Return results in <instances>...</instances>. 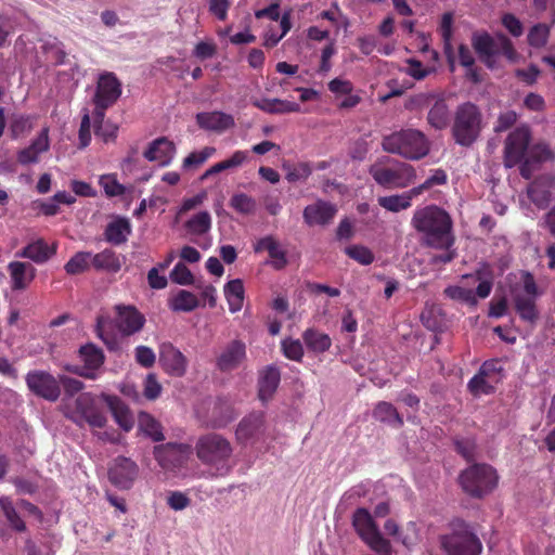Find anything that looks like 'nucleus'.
I'll return each instance as SVG.
<instances>
[{
  "label": "nucleus",
  "mask_w": 555,
  "mask_h": 555,
  "mask_svg": "<svg viewBox=\"0 0 555 555\" xmlns=\"http://www.w3.org/2000/svg\"><path fill=\"white\" fill-rule=\"evenodd\" d=\"M139 424L143 433L151 437L154 441L158 442L165 439L159 423L150 414H141Z\"/></svg>",
  "instance_id": "obj_46"
},
{
  "label": "nucleus",
  "mask_w": 555,
  "mask_h": 555,
  "mask_svg": "<svg viewBox=\"0 0 555 555\" xmlns=\"http://www.w3.org/2000/svg\"><path fill=\"white\" fill-rule=\"evenodd\" d=\"M26 385L37 397L55 402L61 396L59 379L47 371L35 370L27 373Z\"/></svg>",
  "instance_id": "obj_9"
},
{
  "label": "nucleus",
  "mask_w": 555,
  "mask_h": 555,
  "mask_svg": "<svg viewBox=\"0 0 555 555\" xmlns=\"http://www.w3.org/2000/svg\"><path fill=\"white\" fill-rule=\"evenodd\" d=\"M251 104L268 114H286L300 112V105L281 99H253Z\"/></svg>",
  "instance_id": "obj_28"
},
{
  "label": "nucleus",
  "mask_w": 555,
  "mask_h": 555,
  "mask_svg": "<svg viewBox=\"0 0 555 555\" xmlns=\"http://www.w3.org/2000/svg\"><path fill=\"white\" fill-rule=\"evenodd\" d=\"M391 162V167L374 165L370 168V175L378 185L386 189H404L416 180V170L412 165L395 159Z\"/></svg>",
  "instance_id": "obj_7"
},
{
  "label": "nucleus",
  "mask_w": 555,
  "mask_h": 555,
  "mask_svg": "<svg viewBox=\"0 0 555 555\" xmlns=\"http://www.w3.org/2000/svg\"><path fill=\"white\" fill-rule=\"evenodd\" d=\"M423 325L433 332H441L446 327V315L440 307L426 308L421 314Z\"/></svg>",
  "instance_id": "obj_40"
},
{
  "label": "nucleus",
  "mask_w": 555,
  "mask_h": 555,
  "mask_svg": "<svg viewBox=\"0 0 555 555\" xmlns=\"http://www.w3.org/2000/svg\"><path fill=\"white\" fill-rule=\"evenodd\" d=\"M211 218L208 211H201L185 222V228L193 234H205L210 230Z\"/></svg>",
  "instance_id": "obj_44"
},
{
  "label": "nucleus",
  "mask_w": 555,
  "mask_h": 555,
  "mask_svg": "<svg viewBox=\"0 0 555 555\" xmlns=\"http://www.w3.org/2000/svg\"><path fill=\"white\" fill-rule=\"evenodd\" d=\"M121 94V85L112 73L102 75L99 79L94 102H102L104 106L114 104Z\"/></svg>",
  "instance_id": "obj_21"
},
{
  "label": "nucleus",
  "mask_w": 555,
  "mask_h": 555,
  "mask_svg": "<svg viewBox=\"0 0 555 555\" xmlns=\"http://www.w3.org/2000/svg\"><path fill=\"white\" fill-rule=\"evenodd\" d=\"M115 326L122 336H131L140 332L144 324V315L133 306H116Z\"/></svg>",
  "instance_id": "obj_16"
},
{
  "label": "nucleus",
  "mask_w": 555,
  "mask_h": 555,
  "mask_svg": "<svg viewBox=\"0 0 555 555\" xmlns=\"http://www.w3.org/2000/svg\"><path fill=\"white\" fill-rule=\"evenodd\" d=\"M283 353L293 361H301L304 348L299 339H284L282 341Z\"/></svg>",
  "instance_id": "obj_55"
},
{
  "label": "nucleus",
  "mask_w": 555,
  "mask_h": 555,
  "mask_svg": "<svg viewBox=\"0 0 555 555\" xmlns=\"http://www.w3.org/2000/svg\"><path fill=\"white\" fill-rule=\"evenodd\" d=\"M514 304L516 312L519 317L531 324L535 323L539 319V311L535 306L533 297H526L524 294L514 295Z\"/></svg>",
  "instance_id": "obj_35"
},
{
  "label": "nucleus",
  "mask_w": 555,
  "mask_h": 555,
  "mask_svg": "<svg viewBox=\"0 0 555 555\" xmlns=\"http://www.w3.org/2000/svg\"><path fill=\"white\" fill-rule=\"evenodd\" d=\"M552 156L553 154L546 144L538 143L530 149L528 158L538 165L552 158Z\"/></svg>",
  "instance_id": "obj_61"
},
{
  "label": "nucleus",
  "mask_w": 555,
  "mask_h": 555,
  "mask_svg": "<svg viewBox=\"0 0 555 555\" xmlns=\"http://www.w3.org/2000/svg\"><path fill=\"white\" fill-rule=\"evenodd\" d=\"M176 153L173 142L166 137L158 138L149 144L143 156L150 162H158L159 166H168Z\"/></svg>",
  "instance_id": "obj_22"
},
{
  "label": "nucleus",
  "mask_w": 555,
  "mask_h": 555,
  "mask_svg": "<svg viewBox=\"0 0 555 555\" xmlns=\"http://www.w3.org/2000/svg\"><path fill=\"white\" fill-rule=\"evenodd\" d=\"M460 483L465 493L473 498H482L496 487L498 475L488 464H474L460 475Z\"/></svg>",
  "instance_id": "obj_5"
},
{
  "label": "nucleus",
  "mask_w": 555,
  "mask_h": 555,
  "mask_svg": "<svg viewBox=\"0 0 555 555\" xmlns=\"http://www.w3.org/2000/svg\"><path fill=\"white\" fill-rule=\"evenodd\" d=\"M111 410L115 422L125 430L129 431L133 427V416L129 408L117 396L102 395Z\"/></svg>",
  "instance_id": "obj_26"
},
{
  "label": "nucleus",
  "mask_w": 555,
  "mask_h": 555,
  "mask_svg": "<svg viewBox=\"0 0 555 555\" xmlns=\"http://www.w3.org/2000/svg\"><path fill=\"white\" fill-rule=\"evenodd\" d=\"M199 306L197 297L189 291L180 289L169 300V307L176 312H191Z\"/></svg>",
  "instance_id": "obj_39"
},
{
  "label": "nucleus",
  "mask_w": 555,
  "mask_h": 555,
  "mask_svg": "<svg viewBox=\"0 0 555 555\" xmlns=\"http://www.w3.org/2000/svg\"><path fill=\"white\" fill-rule=\"evenodd\" d=\"M170 280L179 285L194 284V275L183 262H178L175 266L170 272Z\"/></svg>",
  "instance_id": "obj_54"
},
{
  "label": "nucleus",
  "mask_w": 555,
  "mask_h": 555,
  "mask_svg": "<svg viewBox=\"0 0 555 555\" xmlns=\"http://www.w3.org/2000/svg\"><path fill=\"white\" fill-rule=\"evenodd\" d=\"M431 101H434V103L430 105L429 112L427 114V122L431 128L436 130H443L450 125L451 121V112L446 100L441 98L436 99L431 94H420L415 98V102L418 105H429Z\"/></svg>",
  "instance_id": "obj_15"
},
{
  "label": "nucleus",
  "mask_w": 555,
  "mask_h": 555,
  "mask_svg": "<svg viewBox=\"0 0 555 555\" xmlns=\"http://www.w3.org/2000/svg\"><path fill=\"white\" fill-rule=\"evenodd\" d=\"M13 291H23L28 287L36 276V268L29 262L12 261L8 266Z\"/></svg>",
  "instance_id": "obj_23"
},
{
  "label": "nucleus",
  "mask_w": 555,
  "mask_h": 555,
  "mask_svg": "<svg viewBox=\"0 0 555 555\" xmlns=\"http://www.w3.org/2000/svg\"><path fill=\"white\" fill-rule=\"evenodd\" d=\"M197 457L207 465L224 468L225 462L231 457L233 449L231 442L219 434H206L198 438L196 446Z\"/></svg>",
  "instance_id": "obj_6"
},
{
  "label": "nucleus",
  "mask_w": 555,
  "mask_h": 555,
  "mask_svg": "<svg viewBox=\"0 0 555 555\" xmlns=\"http://www.w3.org/2000/svg\"><path fill=\"white\" fill-rule=\"evenodd\" d=\"M384 529L387 534L393 537L406 547L416 544L417 531L415 524L412 521L406 525L405 529H400L393 519H388L384 525Z\"/></svg>",
  "instance_id": "obj_30"
},
{
  "label": "nucleus",
  "mask_w": 555,
  "mask_h": 555,
  "mask_svg": "<svg viewBox=\"0 0 555 555\" xmlns=\"http://www.w3.org/2000/svg\"><path fill=\"white\" fill-rule=\"evenodd\" d=\"M312 170L307 163H300L295 166V169H292V171L287 172L285 175V178L291 183H296L298 181H305L309 178Z\"/></svg>",
  "instance_id": "obj_63"
},
{
  "label": "nucleus",
  "mask_w": 555,
  "mask_h": 555,
  "mask_svg": "<svg viewBox=\"0 0 555 555\" xmlns=\"http://www.w3.org/2000/svg\"><path fill=\"white\" fill-rule=\"evenodd\" d=\"M237 416L233 403L224 397H218L209 409L207 425L214 429L227 427Z\"/></svg>",
  "instance_id": "obj_18"
},
{
  "label": "nucleus",
  "mask_w": 555,
  "mask_h": 555,
  "mask_svg": "<svg viewBox=\"0 0 555 555\" xmlns=\"http://www.w3.org/2000/svg\"><path fill=\"white\" fill-rule=\"evenodd\" d=\"M56 253V246H49L42 238L27 244L22 250L16 253V257L28 258L36 263L47 262Z\"/></svg>",
  "instance_id": "obj_25"
},
{
  "label": "nucleus",
  "mask_w": 555,
  "mask_h": 555,
  "mask_svg": "<svg viewBox=\"0 0 555 555\" xmlns=\"http://www.w3.org/2000/svg\"><path fill=\"white\" fill-rule=\"evenodd\" d=\"M224 295L232 313L240 311L244 301V285L242 280L235 279L228 282L224 286Z\"/></svg>",
  "instance_id": "obj_38"
},
{
  "label": "nucleus",
  "mask_w": 555,
  "mask_h": 555,
  "mask_svg": "<svg viewBox=\"0 0 555 555\" xmlns=\"http://www.w3.org/2000/svg\"><path fill=\"white\" fill-rule=\"evenodd\" d=\"M346 255L362 266H369L374 261V254L363 245H351L345 248Z\"/></svg>",
  "instance_id": "obj_53"
},
{
  "label": "nucleus",
  "mask_w": 555,
  "mask_h": 555,
  "mask_svg": "<svg viewBox=\"0 0 555 555\" xmlns=\"http://www.w3.org/2000/svg\"><path fill=\"white\" fill-rule=\"evenodd\" d=\"M455 451L463 456L466 461H474L476 456L477 444L474 438H461L456 437L453 439Z\"/></svg>",
  "instance_id": "obj_51"
},
{
  "label": "nucleus",
  "mask_w": 555,
  "mask_h": 555,
  "mask_svg": "<svg viewBox=\"0 0 555 555\" xmlns=\"http://www.w3.org/2000/svg\"><path fill=\"white\" fill-rule=\"evenodd\" d=\"M550 35V28L546 24H537L529 30L527 40L533 48H542L546 44Z\"/></svg>",
  "instance_id": "obj_52"
},
{
  "label": "nucleus",
  "mask_w": 555,
  "mask_h": 555,
  "mask_svg": "<svg viewBox=\"0 0 555 555\" xmlns=\"http://www.w3.org/2000/svg\"><path fill=\"white\" fill-rule=\"evenodd\" d=\"M92 264L98 270L118 272L121 268L120 261L112 249H105L91 257Z\"/></svg>",
  "instance_id": "obj_41"
},
{
  "label": "nucleus",
  "mask_w": 555,
  "mask_h": 555,
  "mask_svg": "<svg viewBox=\"0 0 555 555\" xmlns=\"http://www.w3.org/2000/svg\"><path fill=\"white\" fill-rule=\"evenodd\" d=\"M78 354L80 361L83 363V367L67 366V371L86 378L94 379L96 376L95 371L99 370L105 361L103 350L93 343H87L79 348Z\"/></svg>",
  "instance_id": "obj_13"
},
{
  "label": "nucleus",
  "mask_w": 555,
  "mask_h": 555,
  "mask_svg": "<svg viewBox=\"0 0 555 555\" xmlns=\"http://www.w3.org/2000/svg\"><path fill=\"white\" fill-rule=\"evenodd\" d=\"M230 206L240 214L249 215L255 212L257 204L251 196L245 193H238L232 196Z\"/></svg>",
  "instance_id": "obj_49"
},
{
  "label": "nucleus",
  "mask_w": 555,
  "mask_h": 555,
  "mask_svg": "<svg viewBox=\"0 0 555 555\" xmlns=\"http://www.w3.org/2000/svg\"><path fill=\"white\" fill-rule=\"evenodd\" d=\"M248 155L245 151H236L233 155L225 160L219 162L208 169V173H219L228 169H233L243 165Z\"/></svg>",
  "instance_id": "obj_47"
},
{
  "label": "nucleus",
  "mask_w": 555,
  "mask_h": 555,
  "mask_svg": "<svg viewBox=\"0 0 555 555\" xmlns=\"http://www.w3.org/2000/svg\"><path fill=\"white\" fill-rule=\"evenodd\" d=\"M0 507L13 530L17 532H24L26 530L24 520L21 518L20 514L15 509V506L9 498L0 499Z\"/></svg>",
  "instance_id": "obj_42"
},
{
  "label": "nucleus",
  "mask_w": 555,
  "mask_h": 555,
  "mask_svg": "<svg viewBox=\"0 0 555 555\" xmlns=\"http://www.w3.org/2000/svg\"><path fill=\"white\" fill-rule=\"evenodd\" d=\"M135 361L143 367L150 369L155 364L156 357L154 351L146 346L135 348Z\"/></svg>",
  "instance_id": "obj_60"
},
{
  "label": "nucleus",
  "mask_w": 555,
  "mask_h": 555,
  "mask_svg": "<svg viewBox=\"0 0 555 555\" xmlns=\"http://www.w3.org/2000/svg\"><path fill=\"white\" fill-rule=\"evenodd\" d=\"M472 46L478 57L488 55H499V35L491 37L489 34H474L472 38Z\"/></svg>",
  "instance_id": "obj_34"
},
{
  "label": "nucleus",
  "mask_w": 555,
  "mask_h": 555,
  "mask_svg": "<svg viewBox=\"0 0 555 555\" xmlns=\"http://www.w3.org/2000/svg\"><path fill=\"white\" fill-rule=\"evenodd\" d=\"M196 121L202 129L212 131H223L234 126L233 117L221 112L198 113Z\"/></svg>",
  "instance_id": "obj_27"
},
{
  "label": "nucleus",
  "mask_w": 555,
  "mask_h": 555,
  "mask_svg": "<svg viewBox=\"0 0 555 555\" xmlns=\"http://www.w3.org/2000/svg\"><path fill=\"white\" fill-rule=\"evenodd\" d=\"M281 380L280 370L274 365H268L259 375L258 398L266 403L276 391Z\"/></svg>",
  "instance_id": "obj_24"
},
{
  "label": "nucleus",
  "mask_w": 555,
  "mask_h": 555,
  "mask_svg": "<svg viewBox=\"0 0 555 555\" xmlns=\"http://www.w3.org/2000/svg\"><path fill=\"white\" fill-rule=\"evenodd\" d=\"M411 224L421 234V243L430 248L454 246L453 220L450 214L437 205L417 208Z\"/></svg>",
  "instance_id": "obj_1"
},
{
  "label": "nucleus",
  "mask_w": 555,
  "mask_h": 555,
  "mask_svg": "<svg viewBox=\"0 0 555 555\" xmlns=\"http://www.w3.org/2000/svg\"><path fill=\"white\" fill-rule=\"evenodd\" d=\"M92 254L89 251L76 253L65 264L64 269L68 274H79L88 270Z\"/></svg>",
  "instance_id": "obj_45"
},
{
  "label": "nucleus",
  "mask_w": 555,
  "mask_h": 555,
  "mask_svg": "<svg viewBox=\"0 0 555 555\" xmlns=\"http://www.w3.org/2000/svg\"><path fill=\"white\" fill-rule=\"evenodd\" d=\"M108 480L120 490H129L139 475V466L129 457L119 455L108 467Z\"/></svg>",
  "instance_id": "obj_11"
},
{
  "label": "nucleus",
  "mask_w": 555,
  "mask_h": 555,
  "mask_svg": "<svg viewBox=\"0 0 555 555\" xmlns=\"http://www.w3.org/2000/svg\"><path fill=\"white\" fill-rule=\"evenodd\" d=\"M451 532L440 538L441 547L448 555H480L482 543L474 528L463 519L451 524Z\"/></svg>",
  "instance_id": "obj_4"
},
{
  "label": "nucleus",
  "mask_w": 555,
  "mask_h": 555,
  "mask_svg": "<svg viewBox=\"0 0 555 555\" xmlns=\"http://www.w3.org/2000/svg\"><path fill=\"white\" fill-rule=\"evenodd\" d=\"M530 141L531 131L527 125H520L507 135L504 144V164L507 168L516 166L524 159Z\"/></svg>",
  "instance_id": "obj_8"
},
{
  "label": "nucleus",
  "mask_w": 555,
  "mask_h": 555,
  "mask_svg": "<svg viewBox=\"0 0 555 555\" xmlns=\"http://www.w3.org/2000/svg\"><path fill=\"white\" fill-rule=\"evenodd\" d=\"M337 212V208L335 205L324 202L318 201L311 205L305 207L302 217L305 222L308 225H326L328 224Z\"/></svg>",
  "instance_id": "obj_20"
},
{
  "label": "nucleus",
  "mask_w": 555,
  "mask_h": 555,
  "mask_svg": "<svg viewBox=\"0 0 555 555\" xmlns=\"http://www.w3.org/2000/svg\"><path fill=\"white\" fill-rule=\"evenodd\" d=\"M267 250L272 259V266L276 270L283 269L287 264L286 253L280 248L279 243L271 235L260 238L255 245V251Z\"/></svg>",
  "instance_id": "obj_29"
},
{
  "label": "nucleus",
  "mask_w": 555,
  "mask_h": 555,
  "mask_svg": "<svg viewBox=\"0 0 555 555\" xmlns=\"http://www.w3.org/2000/svg\"><path fill=\"white\" fill-rule=\"evenodd\" d=\"M385 152L396 154L408 160H420L430 152V141L421 130L401 129L382 140Z\"/></svg>",
  "instance_id": "obj_2"
},
{
  "label": "nucleus",
  "mask_w": 555,
  "mask_h": 555,
  "mask_svg": "<svg viewBox=\"0 0 555 555\" xmlns=\"http://www.w3.org/2000/svg\"><path fill=\"white\" fill-rule=\"evenodd\" d=\"M94 332L109 351L118 352L120 350L119 338L112 330V321L109 318L99 315L96 318Z\"/></svg>",
  "instance_id": "obj_31"
},
{
  "label": "nucleus",
  "mask_w": 555,
  "mask_h": 555,
  "mask_svg": "<svg viewBox=\"0 0 555 555\" xmlns=\"http://www.w3.org/2000/svg\"><path fill=\"white\" fill-rule=\"evenodd\" d=\"M444 295L452 300H456L460 302H465L469 306H476L477 299L473 289L464 288L461 286H448L444 289Z\"/></svg>",
  "instance_id": "obj_48"
},
{
  "label": "nucleus",
  "mask_w": 555,
  "mask_h": 555,
  "mask_svg": "<svg viewBox=\"0 0 555 555\" xmlns=\"http://www.w3.org/2000/svg\"><path fill=\"white\" fill-rule=\"evenodd\" d=\"M74 413L75 422L78 424L86 422L96 428H103L106 425V416L96 405L95 399L90 392H82L77 397Z\"/></svg>",
  "instance_id": "obj_12"
},
{
  "label": "nucleus",
  "mask_w": 555,
  "mask_h": 555,
  "mask_svg": "<svg viewBox=\"0 0 555 555\" xmlns=\"http://www.w3.org/2000/svg\"><path fill=\"white\" fill-rule=\"evenodd\" d=\"M363 542L378 555H392V547L390 542L383 537L379 530L374 532Z\"/></svg>",
  "instance_id": "obj_50"
},
{
  "label": "nucleus",
  "mask_w": 555,
  "mask_h": 555,
  "mask_svg": "<svg viewBox=\"0 0 555 555\" xmlns=\"http://www.w3.org/2000/svg\"><path fill=\"white\" fill-rule=\"evenodd\" d=\"M266 413L263 411H251L238 422L235 437L240 443H255L266 435Z\"/></svg>",
  "instance_id": "obj_10"
},
{
  "label": "nucleus",
  "mask_w": 555,
  "mask_h": 555,
  "mask_svg": "<svg viewBox=\"0 0 555 555\" xmlns=\"http://www.w3.org/2000/svg\"><path fill=\"white\" fill-rule=\"evenodd\" d=\"M131 233V225L128 219L117 218L106 225L105 240L113 245H120L127 241Z\"/></svg>",
  "instance_id": "obj_33"
},
{
  "label": "nucleus",
  "mask_w": 555,
  "mask_h": 555,
  "mask_svg": "<svg viewBox=\"0 0 555 555\" xmlns=\"http://www.w3.org/2000/svg\"><path fill=\"white\" fill-rule=\"evenodd\" d=\"M378 205L384 209L391 212H399L401 210H405L411 207V203H409V197L403 196V194H395L389 196H380L377 199Z\"/></svg>",
  "instance_id": "obj_43"
},
{
  "label": "nucleus",
  "mask_w": 555,
  "mask_h": 555,
  "mask_svg": "<svg viewBox=\"0 0 555 555\" xmlns=\"http://www.w3.org/2000/svg\"><path fill=\"white\" fill-rule=\"evenodd\" d=\"M482 131V113L473 102L460 104L455 112L451 134L454 142L463 147H470Z\"/></svg>",
  "instance_id": "obj_3"
},
{
  "label": "nucleus",
  "mask_w": 555,
  "mask_h": 555,
  "mask_svg": "<svg viewBox=\"0 0 555 555\" xmlns=\"http://www.w3.org/2000/svg\"><path fill=\"white\" fill-rule=\"evenodd\" d=\"M352 526L362 541L379 530L372 515L364 507H359L354 511L352 515Z\"/></svg>",
  "instance_id": "obj_32"
},
{
  "label": "nucleus",
  "mask_w": 555,
  "mask_h": 555,
  "mask_svg": "<svg viewBox=\"0 0 555 555\" xmlns=\"http://www.w3.org/2000/svg\"><path fill=\"white\" fill-rule=\"evenodd\" d=\"M159 363L171 376L181 377L186 372L188 360L171 343H163L159 347Z\"/></svg>",
  "instance_id": "obj_17"
},
{
  "label": "nucleus",
  "mask_w": 555,
  "mask_h": 555,
  "mask_svg": "<svg viewBox=\"0 0 555 555\" xmlns=\"http://www.w3.org/2000/svg\"><path fill=\"white\" fill-rule=\"evenodd\" d=\"M162 392V385L158 383L156 375L150 373L146 375L144 380V397L149 400H155Z\"/></svg>",
  "instance_id": "obj_58"
},
{
  "label": "nucleus",
  "mask_w": 555,
  "mask_h": 555,
  "mask_svg": "<svg viewBox=\"0 0 555 555\" xmlns=\"http://www.w3.org/2000/svg\"><path fill=\"white\" fill-rule=\"evenodd\" d=\"M373 417L382 423H387L396 428L403 426V418L397 409L389 402L380 401L373 411Z\"/></svg>",
  "instance_id": "obj_37"
},
{
  "label": "nucleus",
  "mask_w": 555,
  "mask_h": 555,
  "mask_svg": "<svg viewBox=\"0 0 555 555\" xmlns=\"http://www.w3.org/2000/svg\"><path fill=\"white\" fill-rule=\"evenodd\" d=\"M100 184L109 197L122 195L126 191V188L112 176H102Z\"/></svg>",
  "instance_id": "obj_57"
},
{
  "label": "nucleus",
  "mask_w": 555,
  "mask_h": 555,
  "mask_svg": "<svg viewBox=\"0 0 555 555\" xmlns=\"http://www.w3.org/2000/svg\"><path fill=\"white\" fill-rule=\"evenodd\" d=\"M483 374L478 372L468 383V389L473 395H478L480 392L482 393H490L492 391V386H490Z\"/></svg>",
  "instance_id": "obj_64"
},
{
  "label": "nucleus",
  "mask_w": 555,
  "mask_h": 555,
  "mask_svg": "<svg viewBox=\"0 0 555 555\" xmlns=\"http://www.w3.org/2000/svg\"><path fill=\"white\" fill-rule=\"evenodd\" d=\"M517 121V114L514 111H507L501 113L498 117V120L494 125V132L500 133L508 130L511 127L515 125Z\"/></svg>",
  "instance_id": "obj_62"
},
{
  "label": "nucleus",
  "mask_w": 555,
  "mask_h": 555,
  "mask_svg": "<svg viewBox=\"0 0 555 555\" xmlns=\"http://www.w3.org/2000/svg\"><path fill=\"white\" fill-rule=\"evenodd\" d=\"M498 50L499 54H503L512 63L518 60V53L514 49L513 42L504 34H499Z\"/></svg>",
  "instance_id": "obj_59"
},
{
  "label": "nucleus",
  "mask_w": 555,
  "mask_h": 555,
  "mask_svg": "<svg viewBox=\"0 0 555 555\" xmlns=\"http://www.w3.org/2000/svg\"><path fill=\"white\" fill-rule=\"evenodd\" d=\"M302 339L307 348L315 353L327 351L332 346V339L327 334L321 333L314 328H308L302 334Z\"/></svg>",
  "instance_id": "obj_36"
},
{
  "label": "nucleus",
  "mask_w": 555,
  "mask_h": 555,
  "mask_svg": "<svg viewBox=\"0 0 555 555\" xmlns=\"http://www.w3.org/2000/svg\"><path fill=\"white\" fill-rule=\"evenodd\" d=\"M216 152L215 147L206 146L199 153L193 152L189 154L183 160L184 168L197 167L204 164L209 156Z\"/></svg>",
  "instance_id": "obj_56"
},
{
  "label": "nucleus",
  "mask_w": 555,
  "mask_h": 555,
  "mask_svg": "<svg viewBox=\"0 0 555 555\" xmlns=\"http://www.w3.org/2000/svg\"><path fill=\"white\" fill-rule=\"evenodd\" d=\"M190 447L183 443L168 442L154 447V456L159 466L167 470L181 467L188 460Z\"/></svg>",
  "instance_id": "obj_14"
},
{
  "label": "nucleus",
  "mask_w": 555,
  "mask_h": 555,
  "mask_svg": "<svg viewBox=\"0 0 555 555\" xmlns=\"http://www.w3.org/2000/svg\"><path fill=\"white\" fill-rule=\"evenodd\" d=\"M246 358V345L234 339L230 341L216 360V366L221 372H231L237 369Z\"/></svg>",
  "instance_id": "obj_19"
}]
</instances>
